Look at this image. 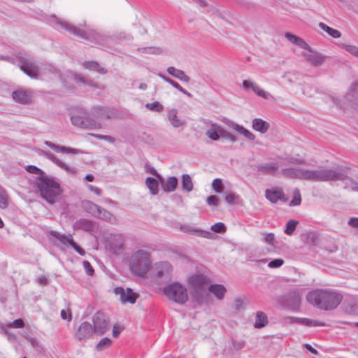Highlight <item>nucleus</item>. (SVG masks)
Instances as JSON below:
<instances>
[{"label": "nucleus", "mask_w": 358, "mask_h": 358, "mask_svg": "<svg viewBox=\"0 0 358 358\" xmlns=\"http://www.w3.org/2000/svg\"><path fill=\"white\" fill-rule=\"evenodd\" d=\"M341 292L331 289H317L309 292L306 295L307 301L322 310L336 309L343 301Z\"/></svg>", "instance_id": "obj_1"}, {"label": "nucleus", "mask_w": 358, "mask_h": 358, "mask_svg": "<svg viewBox=\"0 0 358 358\" xmlns=\"http://www.w3.org/2000/svg\"><path fill=\"white\" fill-rule=\"evenodd\" d=\"M49 20L52 23L59 25L62 29L76 36L99 45H106L110 39L108 36L98 32L95 29L90 27H86L85 29H81L80 27H76L66 21L58 18L55 15H50Z\"/></svg>", "instance_id": "obj_2"}, {"label": "nucleus", "mask_w": 358, "mask_h": 358, "mask_svg": "<svg viewBox=\"0 0 358 358\" xmlns=\"http://www.w3.org/2000/svg\"><path fill=\"white\" fill-rule=\"evenodd\" d=\"M348 175L342 169H306V180L327 182L345 180Z\"/></svg>", "instance_id": "obj_3"}, {"label": "nucleus", "mask_w": 358, "mask_h": 358, "mask_svg": "<svg viewBox=\"0 0 358 358\" xmlns=\"http://www.w3.org/2000/svg\"><path fill=\"white\" fill-rule=\"evenodd\" d=\"M36 185L41 196L51 204L55 203L62 192L59 184L48 176L38 178Z\"/></svg>", "instance_id": "obj_4"}, {"label": "nucleus", "mask_w": 358, "mask_h": 358, "mask_svg": "<svg viewBox=\"0 0 358 358\" xmlns=\"http://www.w3.org/2000/svg\"><path fill=\"white\" fill-rule=\"evenodd\" d=\"M151 266V255L148 251L138 250L131 257L130 266L133 273L143 276Z\"/></svg>", "instance_id": "obj_5"}, {"label": "nucleus", "mask_w": 358, "mask_h": 358, "mask_svg": "<svg viewBox=\"0 0 358 358\" xmlns=\"http://www.w3.org/2000/svg\"><path fill=\"white\" fill-rule=\"evenodd\" d=\"M189 282L194 289V299L199 303L206 301L209 296L207 291L210 286L209 279L203 274H196L189 278Z\"/></svg>", "instance_id": "obj_6"}, {"label": "nucleus", "mask_w": 358, "mask_h": 358, "mask_svg": "<svg viewBox=\"0 0 358 358\" xmlns=\"http://www.w3.org/2000/svg\"><path fill=\"white\" fill-rule=\"evenodd\" d=\"M164 295L171 301L182 305L188 300V292L185 285L180 282H173L163 289Z\"/></svg>", "instance_id": "obj_7"}, {"label": "nucleus", "mask_w": 358, "mask_h": 358, "mask_svg": "<svg viewBox=\"0 0 358 358\" xmlns=\"http://www.w3.org/2000/svg\"><path fill=\"white\" fill-rule=\"evenodd\" d=\"M71 121L73 126L82 129H99L101 127V122L91 117L89 113H73L71 116Z\"/></svg>", "instance_id": "obj_8"}, {"label": "nucleus", "mask_w": 358, "mask_h": 358, "mask_svg": "<svg viewBox=\"0 0 358 358\" xmlns=\"http://www.w3.org/2000/svg\"><path fill=\"white\" fill-rule=\"evenodd\" d=\"M153 278L158 284L166 283L172 278V266L168 262H162L155 265Z\"/></svg>", "instance_id": "obj_9"}, {"label": "nucleus", "mask_w": 358, "mask_h": 358, "mask_svg": "<svg viewBox=\"0 0 358 358\" xmlns=\"http://www.w3.org/2000/svg\"><path fill=\"white\" fill-rule=\"evenodd\" d=\"M20 62V68L31 78H37L39 68L34 59L28 58L26 55L21 52L16 56Z\"/></svg>", "instance_id": "obj_10"}, {"label": "nucleus", "mask_w": 358, "mask_h": 358, "mask_svg": "<svg viewBox=\"0 0 358 358\" xmlns=\"http://www.w3.org/2000/svg\"><path fill=\"white\" fill-rule=\"evenodd\" d=\"M358 102V83L353 82L349 89L347 94L341 101V110H350L355 108L354 107Z\"/></svg>", "instance_id": "obj_11"}, {"label": "nucleus", "mask_w": 358, "mask_h": 358, "mask_svg": "<svg viewBox=\"0 0 358 358\" xmlns=\"http://www.w3.org/2000/svg\"><path fill=\"white\" fill-rule=\"evenodd\" d=\"M94 334L101 336L109 329V320L108 317L101 312H97L92 317Z\"/></svg>", "instance_id": "obj_12"}, {"label": "nucleus", "mask_w": 358, "mask_h": 358, "mask_svg": "<svg viewBox=\"0 0 358 358\" xmlns=\"http://www.w3.org/2000/svg\"><path fill=\"white\" fill-rule=\"evenodd\" d=\"M50 236L53 238H57L60 242L64 244L69 243L79 255H84L85 254V251L81 247L77 245L76 242H74L73 236L71 234H60L59 232L56 231H50L49 232Z\"/></svg>", "instance_id": "obj_13"}, {"label": "nucleus", "mask_w": 358, "mask_h": 358, "mask_svg": "<svg viewBox=\"0 0 358 358\" xmlns=\"http://www.w3.org/2000/svg\"><path fill=\"white\" fill-rule=\"evenodd\" d=\"M265 197L271 203H276L279 201L285 203L288 201V197L285 196L282 188L280 187H274L271 189H266L265 191Z\"/></svg>", "instance_id": "obj_14"}, {"label": "nucleus", "mask_w": 358, "mask_h": 358, "mask_svg": "<svg viewBox=\"0 0 358 358\" xmlns=\"http://www.w3.org/2000/svg\"><path fill=\"white\" fill-rule=\"evenodd\" d=\"M114 292L120 295V301L124 304L127 303L134 304L138 298V295L131 288L124 289L122 287H117L115 288Z\"/></svg>", "instance_id": "obj_15"}, {"label": "nucleus", "mask_w": 358, "mask_h": 358, "mask_svg": "<svg viewBox=\"0 0 358 358\" xmlns=\"http://www.w3.org/2000/svg\"><path fill=\"white\" fill-rule=\"evenodd\" d=\"M108 249L113 254L119 255L124 249V238L121 234L112 236L108 241Z\"/></svg>", "instance_id": "obj_16"}, {"label": "nucleus", "mask_w": 358, "mask_h": 358, "mask_svg": "<svg viewBox=\"0 0 358 358\" xmlns=\"http://www.w3.org/2000/svg\"><path fill=\"white\" fill-rule=\"evenodd\" d=\"M308 52L302 53V56L306 60L314 66H319L322 65L326 59V56L320 52L314 51L310 47L309 49H306Z\"/></svg>", "instance_id": "obj_17"}, {"label": "nucleus", "mask_w": 358, "mask_h": 358, "mask_svg": "<svg viewBox=\"0 0 358 358\" xmlns=\"http://www.w3.org/2000/svg\"><path fill=\"white\" fill-rule=\"evenodd\" d=\"M12 97L17 103L27 104L31 102L33 94L28 90L20 89L12 92Z\"/></svg>", "instance_id": "obj_18"}, {"label": "nucleus", "mask_w": 358, "mask_h": 358, "mask_svg": "<svg viewBox=\"0 0 358 358\" xmlns=\"http://www.w3.org/2000/svg\"><path fill=\"white\" fill-rule=\"evenodd\" d=\"M93 334L92 325L88 322H83L76 332V337L81 341L90 338Z\"/></svg>", "instance_id": "obj_19"}, {"label": "nucleus", "mask_w": 358, "mask_h": 358, "mask_svg": "<svg viewBox=\"0 0 358 358\" xmlns=\"http://www.w3.org/2000/svg\"><path fill=\"white\" fill-rule=\"evenodd\" d=\"M256 171L259 173L265 175H275L279 169L278 162H268L255 166Z\"/></svg>", "instance_id": "obj_20"}, {"label": "nucleus", "mask_w": 358, "mask_h": 358, "mask_svg": "<svg viewBox=\"0 0 358 358\" xmlns=\"http://www.w3.org/2000/svg\"><path fill=\"white\" fill-rule=\"evenodd\" d=\"M282 174L289 178L306 180V169L303 168H287L282 170Z\"/></svg>", "instance_id": "obj_21"}, {"label": "nucleus", "mask_w": 358, "mask_h": 358, "mask_svg": "<svg viewBox=\"0 0 358 358\" xmlns=\"http://www.w3.org/2000/svg\"><path fill=\"white\" fill-rule=\"evenodd\" d=\"M243 87L245 90H249L250 87H253V92L259 96L264 99H269L272 96L267 92L262 90L256 83L252 80H245L243 82Z\"/></svg>", "instance_id": "obj_22"}, {"label": "nucleus", "mask_w": 358, "mask_h": 358, "mask_svg": "<svg viewBox=\"0 0 358 358\" xmlns=\"http://www.w3.org/2000/svg\"><path fill=\"white\" fill-rule=\"evenodd\" d=\"M41 155L46 157L47 159H50V161L53 162L55 164H57L58 166L65 170L68 173H75L77 171V169L76 168L69 167L66 164L62 162L61 160L57 159L52 153L48 151L41 150Z\"/></svg>", "instance_id": "obj_23"}, {"label": "nucleus", "mask_w": 358, "mask_h": 358, "mask_svg": "<svg viewBox=\"0 0 358 358\" xmlns=\"http://www.w3.org/2000/svg\"><path fill=\"white\" fill-rule=\"evenodd\" d=\"M96 228V224L92 220L81 218L76 221L73 224V229L76 230H83L84 231H93Z\"/></svg>", "instance_id": "obj_24"}, {"label": "nucleus", "mask_w": 358, "mask_h": 358, "mask_svg": "<svg viewBox=\"0 0 358 358\" xmlns=\"http://www.w3.org/2000/svg\"><path fill=\"white\" fill-rule=\"evenodd\" d=\"M44 143L56 152H64L71 154H78L80 152V150L78 149L60 146L49 141H45Z\"/></svg>", "instance_id": "obj_25"}, {"label": "nucleus", "mask_w": 358, "mask_h": 358, "mask_svg": "<svg viewBox=\"0 0 358 358\" xmlns=\"http://www.w3.org/2000/svg\"><path fill=\"white\" fill-rule=\"evenodd\" d=\"M285 37L290 43L295 44L303 49H309L310 48V45L303 38L298 37L297 36H296L294 34L287 32L285 34Z\"/></svg>", "instance_id": "obj_26"}, {"label": "nucleus", "mask_w": 358, "mask_h": 358, "mask_svg": "<svg viewBox=\"0 0 358 358\" xmlns=\"http://www.w3.org/2000/svg\"><path fill=\"white\" fill-rule=\"evenodd\" d=\"M180 229L183 232L189 233V234H196L198 236L205 237V238H208L209 235H210V233L209 231L200 230L195 227L187 225V224L181 226Z\"/></svg>", "instance_id": "obj_27"}, {"label": "nucleus", "mask_w": 358, "mask_h": 358, "mask_svg": "<svg viewBox=\"0 0 358 358\" xmlns=\"http://www.w3.org/2000/svg\"><path fill=\"white\" fill-rule=\"evenodd\" d=\"M269 127V123L260 118H255L252 121V129L262 134L266 133Z\"/></svg>", "instance_id": "obj_28"}, {"label": "nucleus", "mask_w": 358, "mask_h": 358, "mask_svg": "<svg viewBox=\"0 0 358 358\" xmlns=\"http://www.w3.org/2000/svg\"><path fill=\"white\" fill-rule=\"evenodd\" d=\"M167 72L172 76L183 82L188 83L190 80V78L187 76L183 71L177 69L173 66L169 67Z\"/></svg>", "instance_id": "obj_29"}, {"label": "nucleus", "mask_w": 358, "mask_h": 358, "mask_svg": "<svg viewBox=\"0 0 358 358\" xmlns=\"http://www.w3.org/2000/svg\"><path fill=\"white\" fill-rule=\"evenodd\" d=\"M230 127L236 131L238 134L243 135L248 140L253 141L255 138V136L251 133L249 130L243 127V126H241L236 123L232 122Z\"/></svg>", "instance_id": "obj_30"}, {"label": "nucleus", "mask_w": 358, "mask_h": 358, "mask_svg": "<svg viewBox=\"0 0 358 358\" xmlns=\"http://www.w3.org/2000/svg\"><path fill=\"white\" fill-rule=\"evenodd\" d=\"M167 118L174 127H182L185 124L186 120L178 113H168Z\"/></svg>", "instance_id": "obj_31"}, {"label": "nucleus", "mask_w": 358, "mask_h": 358, "mask_svg": "<svg viewBox=\"0 0 358 358\" xmlns=\"http://www.w3.org/2000/svg\"><path fill=\"white\" fill-rule=\"evenodd\" d=\"M208 290L213 293L217 299H222L226 293V288L219 284L211 285L208 287Z\"/></svg>", "instance_id": "obj_32"}, {"label": "nucleus", "mask_w": 358, "mask_h": 358, "mask_svg": "<svg viewBox=\"0 0 358 358\" xmlns=\"http://www.w3.org/2000/svg\"><path fill=\"white\" fill-rule=\"evenodd\" d=\"M268 324L267 315L262 311L256 313L255 322L254 326L255 328L260 329L265 327Z\"/></svg>", "instance_id": "obj_33"}, {"label": "nucleus", "mask_w": 358, "mask_h": 358, "mask_svg": "<svg viewBox=\"0 0 358 358\" xmlns=\"http://www.w3.org/2000/svg\"><path fill=\"white\" fill-rule=\"evenodd\" d=\"M84 207L86 210L94 216H100L101 214V208L96 204L91 201L84 203Z\"/></svg>", "instance_id": "obj_34"}, {"label": "nucleus", "mask_w": 358, "mask_h": 358, "mask_svg": "<svg viewBox=\"0 0 358 358\" xmlns=\"http://www.w3.org/2000/svg\"><path fill=\"white\" fill-rule=\"evenodd\" d=\"M178 184V180L176 177L171 176L169 177L166 180V182L163 185V189L164 192H173Z\"/></svg>", "instance_id": "obj_35"}, {"label": "nucleus", "mask_w": 358, "mask_h": 358, "mask_svg": "<svg viewBox=\"0 0 358 358\" xmlns=\"http://www.w3.org/2000/svg\"><path fill=\"white\" fill-rule=\"evenodd\" d=\"M145 185L152 194L156 195L158 194L159 183L156 179L151 177L147 178L145 180Z\"/></svg>", "instance_id": "obj_36"}, {"label": "nucleus", "mask_w": 358, "mask_h": 358, "mask_svg": "<svg viewBox=\"0 0 358 358\" xmlns=\"http://www.w3.org/2000/svg\"><path fill=\"white\" fill-rule=\"evenodd\" d=\"M83 66L87 69L90 71H95L101 74H105L107 73V71L104 68L100 66V65L96 62H85L83 63Z\"/></svg>", "instance_id": "obj_37"}, {"label": "nucleus", "mask_w": 358, "mask_h": 358, "mask_svg": "<svg viewBox=\"0 0 358 358\" xmlns=\"http://www.w3.org/2000/svg\"><path fill=\"white\" fill-rule=\"evenodd\" d=\"M138 52L145 55H160L163 52V49L160 47H145L138 48Z\"/></svg>", "instance_id": "obj_38"}, {"label": "nucleus", "mask_w": 358, "mask_h": 358, "mask_svg": "<svg viewBox=\"0 0 358 358\" xmlns=\"http://www.w3.org/2000/svg\"><path fill=\"white\" fill-rule=\"evenodd\" d=\"M319 27L321 29L326 31L329 36L334 38H338L341 36V34L338 30L334 29L323 22H320Z\"/></svg>", "instance_id": "obj_39"}, {"label": "nucleus", "mask_w": 358, "mask_h": 358, "mask_svg": "<svg viewBox=\"0 0 358 358\" xmlns=\"http://www.w3.org/2000/svg\"><path fill=\"white\" fill-rule=\"evenodd\" d=\"M220 127L213 124L212 127L206 131V134L211 140L217 141L220 137Z\"/></svg>", "instance_id": "obj_40"}, {"label": "nucleus", "mask_w": 358, "mask_h": 358, "mask_svg": "<svg viewBox=\"0 0 358 358\" xmlns=\"http://www.w3.org/2000/svg\"><path fill=\"white\" fill-rule=\"evenodd\" d=\"M182 187L187 192H191L193 189V182L188 174H183L182 176Z\"/></svg>", "instance_id": "obj_41"}, {"label": "nucleus", "mask_w": 358, "mask_h": 358, "mask_svg": "<svg viewBox=\"0 0 358 358\" xmlns=\"http://www.w3.org/2000/svg\"><path fill=\"white\" fill-rule=\"evenodd\" d=\"M286 298H287V301H288L290 300L293 301V306H292L293 309H296L299 306V305L301 302V296L296 292H289L287 295Z\"/></svg>", "instance_id": "obj_42"}, {"label": "nucleus", "mask_w": 358, "mask_h": 358, "mask_svg": "<svg viewBox=\"0 0 358 358\" xmlns=\"http://www.w3.org/2000/svg\"><path fill=\"white\" fill-rule=\"evenodd\" d=\"M101 214H100V216H96L97 217L105 220L111 223L116 221L115 217L111 213L105 209H101Z\"/></svg>", "instance_id": "obj_43"}, {"label": "nucleus", "mask_w": 358, "mask_h": 358, "mask_svg": "<svg viewBox=\"0 0 358 358\" xmlns=\"http://www.w3.org/2000/svg\"><path fill=\"white\" fill-rule=\"evenodd\" d=\"M112 343L111 339L109 338L105 337L102 338L96 345V349L98 351H101L106 348L109 347Z\"/></svg>", "instance_id": "obj_44"}, {"label": "nucleus", "mask_w": 358, "mask_h": 358, "mask_svg": "<svg viewBox=\"0 0 358 358\" xmlns=\"http://www.w3.org/2000/svg\"><path fill=\"white\" fill-rule=\"evenodd\" d=\"M301 193L298 188H296L294 189L293 192V199L290 201L289 205L290 206H299L301 204Z\"/></svg>", "instance_id": "obj_45"}, {"label": "nucleus", "mask_w": 358, "mask_h": 358, "mask_svg": "<svg viewBox=\"0 0 358 358\" xmlns=\"http://www.w3.org/2000/svg\"><path fill=\"white\" fill-rule=\"evenodd\" d=\"M298 224V221L290 220L287 222L286 224V229L285 230V233L287 235H291L294 231L296 225Z\"/></svg>", "instance_id": "obj_46"}, {"label": "nucleus", "mask_w": 358, "mask_h": 358, "mask_svg": "<svg viewBox=\"0 0 358 358\" xmlns=\"http://www.w3.org/2000/svg\"><path fill=\"white\" fill-rule=\"evenodd\" d=\"M303 321L305 322L304 326L307 327H324L326 325L324 322L316 320L306 318V320Z\"/></svg>", "instance_id": "obj_47"}, {"label": "nucleus", "mask_w": 358, "mask_h": 358, "mask_svg": "<svg viewBox=\"0 0 358 358\" xmlns=\"http://www.w3.org/2000/svg\"><path fill=\"white\" fill-rule=\"evenodd\" d=\"M342 48L352 55L358 57V47L350 44H343Z\"/></svg>", "instance_id": "obj_48"}, {"label": "nucleus", "mask_w": 358, "mask_h": 358, "mask_svg": "<svg viewBox=\"0 0 358 358\" xmlns=\"http://www.w3.org/2000/svg\"><path fill=\"white\" fill-rule=\"evenodd\" d=\"M145 108L149 110L160 112L163 110V106L158 101H155L151 103H147Z\"/></svg>", "instance_id": "obj_49"}, {"label": "nucleus", "mask_w": 358, "mask_h": 358, "mask_svg": "<svg viewBox=\"0 0 358 358\" xmlns=\"http://www.w3.org/2000/svg\"><path fill=\"white\" fill-rule=\"evenodd\" d=\"M211 230L215 233L222 234L227 231V227L222 222H217L211 226Z\"/></svg>", "instance_id": "obj_50"}, {"label": "nucleus", "mask_w": 358, "mask_h": 358, "mask_svg": "<svg viewBox=\"0 0 358 358\" xmlns=\"http://www.w3.org/2000/svg\"><path fill=\"white\" fill-rule=\"evenodd\" d=\"M75 79L77 80V81H80L85 85H90V86H92V87H96V88H99V89H103V87H99L98 84L96 83H94L92 80H86L85 78L83 77H81V76H76L75 77Z\"/></svg>", "instance_id": "obj_51"}, {"label": "nucleus", "mask_w": 358, "mask_h": 358, "mask_svg": "<svg viewBox=\"0 0 358 358\" xmlns=\"http://www.w3.org/2000/svg\"><path fill=\"white\" fill-rule=\"evenodd\" d=\"M212 187L215 192H221L223 190V185L222 180L220 178L214 179L212 182Z\"/></svg>", "instance_id": "obj_52"}, {"label": "nucleus", "mask_w": 358, "mask_h": 358, "mask_svg": "<svg viewBox=\"0 0 358 358\" xmlns=\"http://www.w3.org/2000/svg\"><path fill=\"white\" fill-rule=\"evenodd\" d=\"M220 137L228 138L231 142H235L237 141V138L234 135L227 131L224 129L220 128Z\"/></svg>", "instance_id": "obj_53"}, {"label": "nucleus", "mask_w": 358, "mask_h": 358, "mask_svg": "<svg viewBox=\"0 0 358 358\" xmlns=\"http://www.w3.org/2000/svg\"><path fill=\"white\" fill-rule=\"evenodd\" d=\"M8 207V197L6 192L0 191V208L5 209Z\"/></svg>", "instance_id": "obj_54"}, {"label": "nucleus", "mask_w": 358, "mask_h": 358, "mask_svg": "<svg viewBox=\"0 0 358 358\" xmlns=\"http://www.w3.org/2000/svg\"><path fill=\"white\" fill-rule=\"evenodd\" d=\"M263 241L272 246H274L275 244V234L273 233L266 234L263 239Z\"/></svg>", "instance_id": "obj_55"}, {"label": "nucleus", "mask_w": 358, "mask_h": 358, "mask_svg": "<svg viewBox=\"0 0 358 358\" xmlns=\"http://www.w3.org/2000/svg\"><path fill=\"white\" fill-rule=\"evenodd\" d=\"M236 199H238V196L232 192H230L225 196V201L229 204H235V200Z\"/></svg>", "instance_id": "obj_56"}, {"label": "nucleus", "mask_w": 358, "mask_h": 358, "mask_svg": "<svg viewBox=\"0 0 358 358\" xmlns=\"http://www.w3.org/2000/svg\"><path fill=\"white\" fill-rule=\"evenodd\" d=\"M283 263H284L283 259H273V260L271 261L268 264V266L270 268H279V267H280L283 264Z\"/></svg>", "instance_id": "obj_57"}, {"label": "nucleus", "mask_w": 358, "mask_h": 358, "mask_svg": "<svg viewBox=\"0 0 358 358\" xmlns=\"http://www.w3.org/2000/svg\"><path fill=\"white\" fill-rule=\"evenodd\" d=\"M83 266L87 275L91 276L93 275L94 270L91 264L88 261L85 260L83 262Z\"/></svg>", "instance_id": "obj_58"}, {"label": "nucleus", "mask_w": 358, "mask_h": 358, "mask_svg": "<svg viewBox=\"0 0 358 358\" xmlns=\"http://www.w3.org/2000/svg\"><path fill=\"white\" fill-rule=\"evenodd\" d=\"M207 203L209 206H218L220 203L219 199L215 195L209 196L206 199Z\"/></svg>", "instance_id": "obj_59"}, {"label": "nucleus", "mask_w": 358, "mask_h": 358, "mask_svg": "<svg viewBox=\"0 0 358 358\" xmlns=\"http://www.w3.org/2000/svg\"><path fill=\"white\" fill-rule=\"evenodd\" d=\"M159 76L161 77L165 82L169 83L170 85H171L174 88H176L177 86H178V83L177 82H176L175 80L162 75V73H159Z\"/></svg>", "instance_id": "obj_60"}, {"label": "nucleus", "mask_w": 358, "mask_h": 358, "mask_svg": "<svg viewBox=\"0 0 358 358\" xmlns=\"http://www.w3.org/2000/svg\"><path fill=\"white\" fill-rule=\"evenodd\" d=\"M146 167H148L147 172H149L150 174L155 176L158 179H159L162 182L163 181L162 177L157 173V171L153 167H150L148 165V164H146Z\"/></svg>", "instance_id": "obj_61"}, {"label": "nucleus", "mask_w": 358, "mask_h": 358, "mask_svg": "<svg viewBox=\"0 0 358 358\" xmlns=\"http://www.w3.org/2000/svg\"><path fill=\"white\" fill-rule=\"evenodd\" d=\"M26 170L28 172H29L31 173H34V174H40L42 173V171L39 168H38L35 166H33V165L27 166L26 168Z\"/></svg>", "instance_id": "obj_62"}, {"label": "nucleus", "mask_w": 358, "mask_h": 358, "mask_svg": "<svg viewBox=\"0 0 358 358\" xmlns=\"http://www.w3.org/2000/svg\"><path fill=\"white\" fill-rule=\"evenodd\" d=\"M96 138L100 140H104L108 141L110 143H114L115 141V138L111 136L108 135H96Z\"/></svg>", "instance_id": "obj_63"}, {"label": "nucleus", "mask_w": 358, "mask_h": 358, "mask_svg": "<svg viewBox=\"0 0 358 358\" xmlns=\"http://www.w3.org/2000/svg\"><path fill=\"white\" fill-rule=\"evenodd\" d=\"M10 326L14 328H22L24 323L22 319H17L13 322Z\"/></svg>", "instance_id": "obj_64"}]
</instances>
